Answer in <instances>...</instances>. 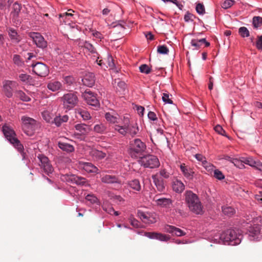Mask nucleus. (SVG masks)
<instances>
[{
  "instance_id": "nucleus-1",
  "label": "nucleus",
  "mask_w": 262,
  "mask_h": 262,
  "mask_svg": "<svg viewBox=\"0 0 262 262\" xmlns=\"http://www.w3.org/2000/svg\"><path fill=\"white\" fill-rule=\"evenodd\" d=\"M185 200L189 210L194 214H202L204 212L202 204L198 196L191 190L185 192Z\"/></svg>"
},
{
  "instance_id": "nucleus-2",
  "label": "nucleus",
  "mask_w": 262,
  "mask_h": 262,
  "mask_svg": "<svg viewBox=\"0 0 262 262\" xmlns=\"http://www.w3.org/2000/svg\"><path fill=\"white\" fill-rule=\"evenodd\" d=\"M243 235L239 230L228 229L220 235V240L224 244L236 245L241 243Z\"/></svg>"
},
{
  "instance_id": "nucleus-3",
  "label": "nucleus",
  "mask_w": 262,
  "mask_h": 262,
  "mask_svg": "<svg viewBox=\"0 0 262 262\" xmlns=\"http://www.w3.org/2000/svg\"><path fill=\"white\" fill-rule=\"evenodd\" d=\"M124 120L123 125L116 124L114 126V129L123 136H125L127 133L129 134L132 136L136 135L139 131L137 123L130 124L129 120L127 117H124Z\"/></svg>"
},
{
  "instance_id": "nucleus-4",
  "label": "nucleus",
  "mask_w": 262,
  "mask_h": 262,
  "mask_svg": "<svg viewBox=\"0 0 262 262\" xmlns=\"http://www.w3.org/2000/svg\"><path fill=\"white\" fill-rule=\"evenodd\" d=\"M146 150V144L140 139H134L130 141L129 151L132 157H137L143 155Z\"/></svg>"
},
{
  "instance_id": "nucleus-5",
  "label": "nucleus",
  "mask_w": 262,
  "mask_h": 262,
  "mask_svg": "<svg viewBox=\"0 0 262 262\" xmlns=\"http://www.w3.org/2000/svg\"><path fill=\"white\" fill-rule=\"evenodd\" d=\"M21 121L23 132L28 136L34 135L38 127L37 121L34 119L26 116L21 117Z\"/></svg>"
},
{
  "instance_id": "nucleus-6",
  "label": "nucleus",
  "mask_w": 262,
  "mask_h": 262,
  "mask_svg": "<svg viewBox=\"0 0 262 262\" xmlns=\"http://www.w3.org/2000/svg\"><path fill=\"white\" fill-rule=\"evenodd\" d=\"M2 130L5 137L14 146L19 150H21L23 149V146L22 144L16 137V135L15 132L11 127L7 125H5L3 126Z\"/></svg>"
},
{
  "instance_id": "nucleus-7",
  "label": "nucleus",
  "mask_w": 262,
  "mask_h": 262,
  "mask_svg": "<svg viewBox=\"0 0 262 262\" xmlns=\"http://www.w3.org/2000/svg\"><path fill=\"white\" fill-rule=\"evenodd\" d=\"M139 162L141 165L146 168H155L160 165L159 159L156 156L151 155L140 157Z\"/></svg>"
},
{
  "instance_id": "nucleus-8",
  "label": "nucleus",
  "mask_w": 262,
  "mask_h": 262,
  "mask_svg": "<svg viewBox=\"0 0 262 262\" xmlns=\"http://www.w3.org/2000/svg\"><path fill=\"white\" fill-rule=\"evenodd\" d=\"M63 104L67 108H72L76 105L78 101L77 96L74 93H68L61 97Z\"/></svg>"
},
{
  "instance_id": "nucleus-9",
  "label": "nucleus",
  "mask_w": 262,
  "mask_h": 262,
  "mask_svg": "<svg viewBox=\"0 0 262 262\" xmlns=\"http://www.w3.org/2000/svg\"><path fill=\"white\" fill-rule=\"evenodd\" d=\"M33 72L40 77H46L49 74V70L48 67L43 63L37 62L32 64Z\"/></svg>"
},
{
  "instance_id": "nucleus-10",
  "label": "nucleus",
  "mask_w": 262,
  "mask_h": 262,
  "mask_svg": "<svg viewBox=\"0 0 262 262\" xmlns=\"http://www.w3.org/2000/svg\"><path fill=\"white\" fill-rule=\"evenodd\" d=\"M29 36L32 38L35 45L40 48L44 49L47 47V42L43 37L38 32H30Z\"/></svg>"
},
{
  "instance_id": "nucleus-11",
  "label": "nucleus",
  "mask_w": 262,
  "mask_h": 262,
  "mask_svg": "<svg viewBox=\"0 0 262 262\" xmlns=\"http://www.w3.org/2000/svg\"><path fill=\"white\" fill-rule=\"evenodd\" d=\"M38 158L40 162L39 166L43 170L44 172L48 174L52 173L53 171V168L50 164L48 157L43 155H39Z\"/></svg>"
},
{
  "instance_id": "nucleus-12",
  "label": "nucleus",
  "mask_w": 262,
  "mask_h": 262,
  "mask_svg": "<svg viewBox=\"0 0 262 262\" xmlns=\"http://www.w3.org/2000/svg\"><path fill=\"white\" fill-rule=\"evenodd\" d=\"M137 214L138 217L145 224H151L157 222L156 215L154 213L138 210Z\"/></svg>"
},
{
  "instance_id": "nucleus-13",
  "label": "nucleus",
  "mask_w": 262,
  "mask_h": 262,
  "mask_svg": "<svg viewBox=\"0 0 262 262\" xmlns=\"http://www.w3.org/2000/svg\"><path fill=\"white\" fill-rule=\"evenodd\" d=\"M137 214L138 217L145 224H151L157 222L156 215L154 213L138 210Z\"/></svg>"
},
{
  "instance_id": "nucleus-14",
  "label": "nucleus",
  "mask_w": 262,
  "mask_h": 262,
  "mask_svg": "<svg viewBox=\"0 0 262 262\" xmlns=\"http://www.w3.org/2000/svg\"><path fill=\"white\" fill-rule=\"evenodd\" d=\"M3 91L5 95L8 98L12 97L13 96V89L16 86V82L11 80H5L3 81Z\"/></svg>"
},
{
  "instance_id": "nucleus-15",
  "label": "nucleus",
  "mask_w": 262,
  "mask_h": 262,
  "mask_svg": "<svg viewBox=\"0 0 262 262\" xmlns=\"http://www.w3.org/2000/svg\"><path fill=\"white\" fill-rule=\"evenodd\" d=\"M83 97L89 105L97 107L99 105V101L96 96L90 91L86 90L83 94Z\"/></svg>"
},
{
  "instance_id": "nucleus-16",
  "label": "nucleus",
  "mask_w": 262,
  "mask_h": 262,
  "mask_svg": "<svg viewBox=\"0 0 262 262\" xmlns=\"http://www.w3.org/2000/svg\"><path fill=\"white\" fill-rule=\"evenodd\" d=\"M74 127L78 132V133L74 134L75 136L87 135L91 130L90 126L84 123L77 124Z\"/></svg>"
},
{
  "instance_id": "nucleus-17",
  "label": "nucleus",
  "mask_w": 262,
  "mask_h": 262,
  "mask_svg": "<svg viewBox=\"0 0 262 262\" xmlns=\"http://www.w3.org/2000/svg\"><path fill=\"white\" fill-rule=\"evenodd\" d=\"M145 236L151 239H157L161 241H167L169 237L165 234L157 232H145Z\"/></svg>"
},
{
  "instance_id": "nucleus-18",
  "label": "nucleus",
  "mask_w": 262,
  "mask_h": 262,
  "mask_svg": "<svg viewBox=\"0 0 262 262\" xmlns=\"http://www.w3.org/2000/svg\"><path fill=\"white\" fill-rule=\"evenodd\" d=\"M83 84L87 86L92 87L95 82V76L92 73H88L85 74L82 79Z\"/></svg>"
},
{
  "instance_id": "nucleus-19",
  "label": "nucleus",
  "mask_w": 262,
  "mask_h": 262,
  "mask_svg": "<svg viewBox=\"0 0 262 262\" xmlns=\"http://www.w3.org/2000/svg\"><path fill=\"white\" fill-rule=\"evenodd\" d=\"M102 182L106 184L120 183V181L118 178L113 175L102 174L101 176Z\"/></svg>"
},
{
  "instance_id": "nucleus-20",
  "label": "nucleus",
  "mask_w": 262,
  "mask_h": 262,
  "mask_svg": "<svg viewBox=\"0 0 262 262\" xmlns=\"http://www.w3.org/2000/svg\"><path fill=\"white\" fill-rule=\"evenodd\" d=\"M152 179L157 190L160 192L163 191L165 189V185L163 180L157 174L152 175Z\"/></svg>"
},
{
  "instance_id": "nucleus-21",
  "label": "nucleus",
  "mask_w": 262,
  "mask_h": 262,
  "mask_svg": "<svg viewBox=\"0 0 262 262\" xmlns=\"http://www.w3.org/2000/svg\"><path fill=\"white\" fill-rule=\"evenodd\" d=\"M47 88L52 92H57L62 90V84L60 81L52 80L48 82Z\"/></svg>"
},
{
  "instance_id": "nucleus-22",
  "label": "nucleus",
  "mask_w": 262,
  "mask_h": 262,
  "mask_svg": "<svg viewBox=\"0 0 262 262\" xmlns=\"http://www.w3.org/2000/svg\"><path fill=\"white\" fill-rule=\"evenodd\" d=\"M158 206L163 207H169L172 204V201L170 199L165 198H158L156 195L153 200Z\"/></svg>"
},
{
  "instance_id": "nucleus-23",
  "label": "nucleus",
  "mask_w": 262,
  "mask_h": 262,
  "mask_svg": "<svg viewBox=\"0 0 262 262\" xmlns=\"http://www.w3.org/2000/svg\"><path fill=\"white\" fill-rule=\"evenodd\" d=\"M248 231L249 232V235L251 237V240H254L258 238V235L260 232V228L258 225L254 226H248Z\"/></svg>"
},
{
  "instance_id": "nucleus-24",
  "label": "nucleus",
  "mask_w": 262,
  "mask_h": 262,
  "mask_svg": "<svg viewBox=\"0 0 262 262\" xmlns=\"http://www.w3.org/2000/svg\"><path fill=\"white\" fill-rule=\"evenodd\" d=\"M164 229L166 232L175 234L178 236L185 235V233L183 231L173 226L166 225L165 226Z\"/></svg>"
},
{
  "instance_id": "nucleus-25",
  "label": "nucleus",
  "mask_w": 262,
  "mask_h": 262,
  "mask_svg": "<svg viewBox=\"0 0 262 262\" xmlns=\"http://www.w3.org/2000/svg\"><path fill=\"white\" fill-rule=\"evenodd\" d=\"M172 187L175 192L181 193L185 189V185L180 180H176L172 182Z\"/></svg>"
},
{
  "instance_id": "nucleus-26",
  "label": "nucleus",
  "mask_w": 262,
  "mask_h": 262,
  "mask_svg": "<svg viewBox=\"0 0 262 262\" xmlns=\"http://www.w3.org/2000/svg\"><path fill=\"white\" fill-rule=\"evenodd\" d=\"M180 169L184 176L188 179L191 180L193 178L194 172L192 170L185 166V164L180 165Z\"/></svg>"
},
{
  "instance_id": "nucleus-27",
  "label": "nucleus",
  "mask_w": 262,
  "mask_h": 262,
  "mask_svg": "<svg viewBox=\"0 0 262 262\" xmlns=\"http://www.w3.org/2000/svg\"><path fill=\"white\" fill-rule=\"evenodd\" d=\"M69 179L73 183H75L78 185H85L87 184V181L84 178L79 177L76 175L71 176Z\"/></svg>"
},
{
  "instance_id": "nucleus-28",
  "label": "nucleus",
  "mask_w": 262,
  "mask_h": 262,
  "mask_svg": "<svg viewBox=\"0 0 262 262\" xmlns=\"http://www.w3.org/2000/svg\"><path fill=\"white\" fill-rule=\"evenodd\" d=\"M58 146L62 150L68 153L72 152L74 151V146L69 143L59 141L58 142Z\"/></svg>"
},
{
  "instance_id": "nucleus-29",
  "label": "nucleus",
  "mask_w": 262,
  "mask_h": 262,
  "mask_svg": "<svg viewBox=\"0 0 262 262\" xmlns=\"http://www.w3.org/2000/svg\"><path fill=\"white\" fill-rule=\"evenodd\" d=\"M106 120L111 123L115 124L119 122L120 118L117 114H113L110 112L105 115Z\"/></svg>"
},
{
  "instance_id": "nucleus-30",
  "label": "nucleus",
  "mask_w": 262,
  "mask_h": 262,
  "mask_svg": "<svg viewBox=\"0 0 262 262\" xmlns=\"http://www.w3.org/2000/svg\"><path fill=\"white\" fill-rule=\"evenodd\" d=\"M83 169L89 173H98L99 169L91 163H84L82 165Z\"/></svg>"
},
{
  "instance_id": "nucleus-31",
  "label": "nucleus",
  "mask_w": 262,
  "mask_h": 262,
  "mask_svg": "<svg viewBox=\"0 0 262 262\" xmlns=\"http://www.w3.org/2000/svg\"><path fill=\"white\" fill-rule=\"evenodd\" d=\"M90 155L96 160H101L106 156L105 153L97 149H92L90 152Z\"/></svg>"
},
{
  "instance_id": "nucleus-32",
  "label": "nucleus",
  "mask_w": 262,
  "mask_h": 262,
  "mask_svg": "<svg viewBox=\"0 0 262 262\" xmlns=\"http://www.w3.org/2000/svg\"><path fill=\"white\" fill-rule=\"evenodd\" d=\"M74 11L72 9L68 10V11L59 14V19L60 21L68 23L70 20V17L73 16V12Z\"/></svg>"
},
{
  "instance_id": "nucleus-33",
  "label": "nucleus",
  "mask_w": 262,
  "mask_h": 262,
  "mask_svg": "<svg viewBox=\"0 0 262 262\" xmlns=\"http://www.w3.org/2000/svg\"><path fill=\"white\" fill-rule=\"evenodd\" d=\"M252 26L254 29L258 30L262 26V17L255 16L252 18Z\"/></svg>"
},
{
  "instance_id": "nucleus-34",
  "label": "nucleus",
  "mask_w": 262,
  "mask_h": 262,
  "mask_svg": "<svg viewBox=\"0 0 262 262\" xmlns=\"http://www.w3.org/2000/svg\"><path fill=\"white\" fill-rule=\"evenodd\" d=\"M8 32L11 39L14 42H19L20 41L19 36L15 29L10 28L8 29Z\"/></svg>"
},
{
  "instance_id": "nucleus-35",
  "label": "nucleus",
  "mask_w": 262,
  "mask_h": 262,
  "mask_svg": "<svg viewBox=\"0 0 262 262\" xmlns=\"http://www.w3.org/2000/svg\"><path fill=\"white\" fill-rule=\"evenodd\" d=\"M15 96L23 101L29 102L31 100V98L21 90L16 91Z\"/></svg>"
},
{
  "instance_id": "nucleus-36",
  "label": "nucleus",
  "mask_w": 262,
  "mask_h": 262,
  "mask_svg": "<svg viewBox=\"0 0 262 262\" xmlns=\"http://www.w3.org/2000/svg\"><path fill=\"white\" fill-rule=\"evenodd\" d=\"M128 186L136 191H140L141 188L139 181L137 179L133 180L128 182Z\"/></svg>"
},
{
  "instance_id": "nucleus-37",
  "label": "nucleus",
  "mask_w": 262,
  "mask_h": 262,
  "mask_svg": "<svg viewBox=\"0 0 262 262\" xmlns=\"http://www.w3.org/2000/svg\"><path fill=\"white\" fill-rule=\"evenodd\" d=\"M205 41V38H202L200 39H193L191 41V45L194 47V49L198 50L201 48V45L203 44V42Z\"/></svg>"
},
{
  "instance_id": "nucleus-38",
  "label": "nucleus",
  "mask_w": 262,
  "mask_h": 262,
  "mask_svg": "<svg viewBox=\"0 0 262 262\" xmlns=\"http://www.w3.org/2000/svg\"><path fill=\"white\" fill-rule=\"evenodd\" d=\"M69 117L67 115H64L62 117H56L54 118V123L57 126H59L63 122L68 121Z\"/></svg>"
},
{
  "instance_id": "nucleus-39",
  "label": "nucleus",
  "mask_w": 262,
  "mask_h": 262,
  "mask_svg": "<svg viewBox=\"0 0 262 262\" xmlns=\"http://www.w3.org/2000/svg\"><path fill=\"white\" fill-rule=\"evenodd\" d=\"M21 9V6L17 2H15L13 5V11L11 12L14 17H17Z\"/></svg>"
},
{
  "instance_id": "nucleus-40",
  "label": "nucleus",
  "mask_w": 262,
  "mask_h": 262,
  "mask_svg": "<svg viewBox=\"0 0 262 262\" xmlns=\"http://www.w3.org/2000/svg\"><path fill=\"white\" fill-rule=\"evenodd\" d=\"M94 130L99 134H103L106 130V127L103 124H96L94 127Z\"/></svg>"
},
{
  "instance_id": "nucleus-41",
  "label": "nucleus",
  "mask_w": 262,
  "mask_h": 262,
  "mask_svg": "<svg viewBox=\"0 0 262 262\" xmlns=\"http://www.w3.org/2000/svg\"><path fill=\"white\" fill-rule=\"evenodd\" d=\"M77 113L79 114L84 120H89L91 118L90 113L84 110H78Z\"/></svg>"
},
{
  "instance_id": "nucleus-42",
  "label": "nucleus",
  "mask_w": 262,
  "mask_h": 262,
  "mask_svg": "<svg viewBox=\"0 0 262 262\" xmlns=\"http://www.w3.org/2000/svg\"><path fill=\"white\" fill-rule=\"evenodd\" d=\"M222 211L224 214L229 216L232 215L235 213L234 209L229 206L222 207Z\"/></svg>"
},
{
  "instance_id": "nucleus-43",
  "label": "nucleus",
  "mask_w": 262,
  "mask_h": 262,
  "mask_svg": "<svg viewBox=\"0 0 262 262\" xmlns=\"http://www.w3.org/2000/svg\"><path fill=\"white\" fill-rule=\"evenodd\" d=\"M238 33L242 37H248L250 36L249 31L245 27H242L239 28Z\"/></svg>"
},
{
  "instance_id": "nucleus-44",
  "label": "nucleus",
  "mask_w": 262,
  "mask_h": 262,
  "mask_svg": "<svg viewBox=\"0 0 262 262\" xmlns=\"http://www.w3.org/2000/svg\"><path fill=\"white\" fill-rule=\"evenodd\" d=\"M140 71L141 73H145L146 74H148L150 73L151 71V69L148 66L145 64H143L141 65L139 67Z\"/></svg>"
},
{
  "instance_id": "nucleus-45",
  "label": "nucleus",
  "mask_w": 262,
  "mask_h": 262,
  "mask_svg": "<svg viewBox=\"0 0 262 262\" xmlns=\"http://www.w3.org/2000/svg\"><path fill=\"white\" fill-rule=\"evenodd\" d=\"M126 87V84L124 81H119L116 87L117 91L120 93L123 92L125 91Z\"/></svg>"
},
{
  "instance_id": "nucleus-46",
  "label": "nucleus",
  "mask_w": 262,
  "mask_h": 262,
  "mask_svg": "<svg viewBox=\"0 0 262 262\" xmlns=\"http://www.w3.org/2000/svg\"><path fill=\"white\" fill-rule=\"evenodd\" d=\"M157 51L160 54H167L169 52V50L165 46H159L158 47Z\"/></svg>"
},
{
  "instance_id": "nucleus-47",
  "label": "nucleus",
  "mask_w": 262,
  "mask_h": 262,
  "mask_svg": "<svg viewBox=\"0 0 262 262\" xmlns=\"http://www.w3.org/2000/svg\"><path fill=\"white\" fill-rule=\"evenodd\" d=\"M195 9L196 12L200 14H204L205 12L204 6L201 3L196 4Z\"/></svg>"
},
{
  "instance_id": "nucleus-48",
  "label": "nucleus",
  "mask_w": 262,
  "mask_h": 262,
  "mask_svg": "<svg viewBox=\"0 0 262 262\" xmlns=\"http://www.w3.org/2000/svg\"><path fill=\"white\" fill-rule=\"evenodd\" d=\"M255 45L258 50H262V35L257 36Z\"/></svg>"
},
{
  "instance_id": "nucleus-49",
  "label": "nucleus",
  "mask_w": 262,
  "mask_h": 262,
  "mask_svg": "<svg viewBox=\"0 0 262 262\" xmlns=\"http://www.w3.org/2000/svg\"><path fill=\"white\" fill-rule=\"evenodd\" d=\"M234 1L233 0H225L222 4V7L225 9H227L231 7L234 4Z\"/></svg>"
},
{
  "instance_id": "nucleus-50",
  "label": "nucleus",
  "mask_w": 262,
  "mask_h": 262,
  "mask_svg": "<svg viewBox=\"0 0 262 262\" xmlns=\"http://www.w3.org/2000/svg\"><path fill=\"white\" fill-rule=\"evenodd\" d=\"M19 79L23 82L28 83L31 79V76L26 74H21L19 76Z\"/></svg>"
},
{
  "instance_id": "nucleus-51",
  "label": "nucleus",
  "mask_w": 262,
  "mask_h": 262,
  "mask_svg": "<svg viewBox=\"0 0 262 262\" xmlns=\"http://www.w3.org/2000/svg\"><path fill=\"white\" fill-rule=\"evenodd\" d=\"M64 80L65 83L68 84V85H71L75 81L74 78L70 76L65 77L64 78Z\"/></svg>"
},
{
  "instance_id": "nucleus-52",
  "label": "nucleus",
  "mask_w": 262,
  "mask_h": 262,
  "mask_svg": "<svg viewBox=\"0 0 262 262\" xmlns=\"http://www.w3.org/2000/svg\"><path fill=\"white\" fill-rule=\"evenodd\" d=\"M242 162L252 167L253 164L255 163V160L252 157H247L243 158Z\"/></svg>"
},
{
  "instance_id": "nucleus-53",
  "label": "nucleus",
  "mask_w": 262,
  "mask_h": 262,
  "mask_svg": "<svg viewBox=\"0 0 262 262\" xmlns=\"http://www.w3.org/2000/svg\"><path fill=\"white\" fill-rule=\"evenodd\" d=\"M213 176L215 178H216L219 180H220L224 179L225 178L223 173L218 169H215L214 170Z\"/></svg>"
},
{
  "instance_id": "nucleus-54",
  "label": "nucleus",
  "mask_w": 262,
  "mask_h": 262,
  "mask_svg": "<svg viewBox=\"0 0 262 262\" xmlns=\"http://www.w3.org/2000/svg\"><path fill=\"white\" fill-rule=\"evenodd\" d=\"M13 61L15 64L18 66L22 65L23 61L21 60L20 56L18 55H14L13 57Z\"/></svg>"
},
{
  "instance_id": "nucleus-55",
  "label": "nucleus",
  "mask_w": 262,
  "mask_h": 262,
  "mask_svg": "<svg viewBox=\"0 0 262 262\" xmlns=\"http://www.w3.org/2000/svg\"><path fill=\"white\" fill-rule=\"evenodd\" d=\"M85 199L91 203H95L97 201V198L93 194H88L85 197Z\"/></svg>"
},
{
  "instance_id": "nucleus-56",
  "label": "nucleus",
  "mask_w": 262,
  "mask_h": 262,
  "mask_svg": "<svg viewBox=\"0 0 262 262\" xmlns=\"http://www.w3.org/2000/svg\"><path fill=\"white\" fill-rule=\"evenodd\" d=\"M162 100L165 103L172 104V101L169 98V94L163 93L162 96Z\"/></svg>"
},
{
  "instance_id": "nucleus-57",
  "label": "nucleus",
  "mask_w": 262,
  "mask_h": 262,
  "mask_svg": "<svg viewBox=\"0 0 262 262\" xmlns=\"http://www.w3.org/2000/svg\"><path fill=\"white\" fill-rule=\"evenodd\" d=\"M84 46V47L86 49H87L90 52L92 53L95 52V49L91 43L88 42H85Z\"/></svg>"
},
{
  "instance_id": "nucleus-58",
  "label": "nucleus",
  "mask_w": 262,
  "mask_h": 262,
  "mask_svg": "<svg viewBox=\"0 0 262 262\" xmlns=\"http://www.w3.org/2000/svg\"><path fill=\"white\" fill-rule=\"evenodd\" d=\"M214 130L216 132L218 133L219 134L221 135H225V134L226 133L225 131L223 129L222 127L219 125H217L215 126Z\"/></svg>"
},
{
  "instance_id": "nucleus-59",
  "label": "nucleus",
  "mask_w": 262,
  "mask_h": 262,
  "mask_svg": "<svg viewBox=\"0 0 262 262\" xmlns=\"http://www.w3.org/2000/svg\"><path fill=\"white\" fill-rule=\"evenodd\" d=\"M160 175L165 179H167L169 177V173L164 169L161 170Z\"/></svg>"
},
{
  "instance_id": "nucleus-60",
  "label": "nucleus",
  "mask_w": 262,
  "mask_h": 262,
  "mask_svg": "<svg viewBox=\"0 0 262 262\" xmlns=\"http://www.w3.org/2000/svg\"><path fill=\"white\" fill-rule=\"evenodd\" d=\"M148 117L150 120L152 121H155L157 119L156 114L154 112L151 111L148 113Z\"/></svg>"
},
{
  "instance_id": "nucleus-61",
  "label": "nucleus",
  "mask_w": 262,
  "mask_h": 262,
  "mask_svg": "<svg viewBox=\"0 0 262 262\" xmlns=\"http://www.w3.org/2000/svg\"><path fill=\"white\" fill-rule=\"evenodd\" d=\"M108 66L111 68L115 67V60L112 56H110L108 58Z\"/></svg>"
},
{
  "instance_id": "nucleus-62",
  "label": "nucleus",
  "mask_w": 262,
  "mask_h": 262,
  "mask_svg": "<svg viewBox=\"0 0 262 262\" xmlns=\"http://www.w3.org/2000/svg\"><path fill=\"white\" fill-rule=\"evenodd\" d=\"M252 167H255L256 168L261 170L262 169V163L259 161H255V163L253 164Z\"/></svg>"
},
{
  "instance_id": "nucleus-63",
  "label": "nucleus",
  "mask_w": 262,
  "mask_h": 262,
  "mask_svg": "<svg viewBox=\"0 0 262 262\" xmlns=\"http://www.w3.org/2000/svg\"><path fill=\"white\" fill-rule=\"evenodd\" d=\"M145 36L148 40H152L154 39V35L151 32H148L145 34Z\"/></svg>"
},
{
  "instance_id": "nucleus-64",
  "label": "nucleus",
  "mask_w": 262,
  "mask_h": 262,
  "mask_svg": "<svg viewBox=\"0 0 262 262\" xmlns=\"http://www.w3.org/2000/svg\"><path fill=\"white\" fill-rule=\"evenodd\" d=\"M256 199L262 203V191L259 192V193L256 194L255 196Z\"/></svg>"
}]
</instances>
